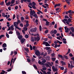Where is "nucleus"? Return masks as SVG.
Listing matches in <instances>:
<instances>
[{"label": "nucleus", "instance_id": "f257e3e1", "mask_svg": "<svg viewBox=\"0 0 74 74\" xmlns=\"http://www.w3.org/2000/svg\"><path fill=\"white\" fill-rule=\"evenodd\" d=\"M40 37H31L30 41L32 42H34L35 41H40Z\"/></svg>", "mask_w": 74, "mask_h": 74}, {"label": "nucleus", "instance_id": "f03ea898", "mask_svg": "<svg viewBox=\"0 0 74 74\" xmlns=\"http://www.w3.org/2000/svg\"><path fill=\"white\" fill-rule=\"evenodd\" d=\"M18 38L20 40H21L20 42H21V44H23V43L25 42L26 41V39L22 38V37H18Z\"/></svg>", "mask_w": 74, "mask_h": 74}, {"label": "nucleus", "instance_id": "7ed1b4c3", "mask_svg": "<svg viewBox=\"0 0 74 74\" xmlns=\"http://www.w3.org/2000/svg\"><path fill=\"white\" fill-rule=\"evenodd\" d=\"M37 31V28L35 27L34 28H32L31 29H30V32H36V31Z\"/></svg>", "mask_w": 74, "mask_h": 74}, {"label": "nucleus", "instance_id": "20e7f679", "mask_svg": "<svg viewBox=\"0 0 74 74\" xmlns=\"http://www.w3.org/2000/svg\"><path fill=\"white\" fill-rule=\"evenodd\" d=\"M35 54L36 56H40V51L38 50L35 51Z\"/></svg>", "mask_w": 74, "mask_h": 74}, {"label": "nucleus", "instance_id": "39448f33", "mask_svg": "<svg viewBox=\"0 0 74 74\" xmlns=\"http://www.w3.org/2000/svg\"><path fill=\"white\" fill-rule=\"evenodd\" d=\"M57 33V30H54V31L53 30H51L50 33L51 34H52L53 33H54V34H56Z\"/></svg>", "mask_w": 74, "mask_h": 74}, {"label": "nucleus", "instance_id": "423d86ee", "mask_svg": "<svg viewBox=\"0 0 74 74\" xmlns=\"http://www.w3.org/2000/svg\"><path fill=\"white\" fill-rule=\"evenodd\" d=\"M52 69L53 70V71H54V72L55 71H56H56H58V70L57 68H55V67H54L53 66L52 67Z\"/></svg>", "mask_w": 74, "mask_h": 74}, {"label": "nucleus", "instance_id": "0eeeda50", "mask_svg": "<svg viewBox=\"0 0 74 74\" xmlns=\"http://www.w3.org/2000/svg\"><path fill=\"white\" fill-rule=\"evenodd\" d=\"M60 4L59 3L58 4H56L54 5V8H56L57 7H60Z\"/></svg>", "mask_w": 74, "mask_h": 74}, {"label": "nucleus", "instance_id": "6e6552de", "mask_svg": "<svg viewBox=\"0 0 74 74\" xmlns=\"http://www.w3.org/2000/svg\"><path fill=\"white\" fill-rule=\"evenodd\" d=\"M62 21L63 23H65V24H66V22H65V21L67 22V19H66V18L64 19V20H62Z\"/></svg>", "mask_w": 74, "mask_h": 74}, {"label": "nucleus", "instance_id": "1a4fd4ad", "mask_svg": "<svg viewBox=\"0 0 74 74\" xmlns=\"http://www.w3.org/2000/svg\"><path fill=\"white\" fill-rule=\"evenodd\" d=\"M34 14V12H33V11H30V15H32V16H33Z\"/></svg>", "mask_w": 74, "mask_h": 74}, {"label": "nucleus", "instance_id": "9d476101", "mask_svg": "<svg viewBox=\"0 0 74 74\" xmlns=\"http://www.w3.org/2000/svg\"><path fill=\"white\" fill-rule=\"evenodd\" d=\"M2 47L3 48H5V47H7V44L5 43H4L2 45Z\"/></svg>", "mask_w": 74, "mask_h": 74}, {"label": "nucleus", "instance_id": "9b49d317", "mask_svg": "<svg viewBox=\"0 0 74 74\" xmlns=\"http://www.w3.org/2000/svg\"><path fill=\"white\" fill-rule=\"evenodd\" d=\"M66 3H67V4H68V5H69V6H71V5L70 4V1H68L66 2Z\"/></svg>", "mask_w": 74, "mask_h": 74}, {"label": "nucleus", "instance_id": "f8f14e48", "mask_svg": "<svg viewBox=\"0 0 74 74\" xmlns=\"http://www.w3.org/2000/svg\"><path fill=\"white\" fill-rule=\"evenodd\" d=\"M24 49H25V51H26V52H27V53H29V50L28 48H24Z\"/></svg>", "mask_w": 74, "mask_h": 74}, {"label": "nucleus", "instance_id": "ddd939ff", "mask_svg": "<svg viewBox=\"0 0 74 74\" xmlns=\"http://www.w3.org/2000/svg\"><path fill=\"white\" fill-rule=\"evenodd\" d=\"M33 16H34V17H35V18H36V19L37 18H38V16H37V14H35L34 15H33Z\"/></svg>", "mask_w": 74, "mask_h": 74}, {"label": "nucleus", "instance_id": "4468645a", "mask_svg": "<svg viewBox=\"0 0 74 74\" xmlns=\"http://www.w3.org/2000/svg\"><path fill=\"white\" fill-rule=\"evenodd\" d=\"M49 59H50V58L49 56H47L46 58V59L47 60H49Z\"/></svg>", "mask_w": 74, "mask_h": 74}, {"label": "nucleus", "instance_id": "2eb2a0df", "mask_svg": "<svg viewBox=\"0 0 74 74\" xmlns=\"http://www.w3.org/2000/svg\"><path fill=\"white\" fill-rule=\"evenodd\" d=\"M70 51H71V50H70V49H69L68 50V52H67V53L66 54V55H68V54H69V53H70Z\"/></svg>", "mask_w": 74, "mask_h": 74}, {"label": "nucleus", "instance_id": "dca6fc26", "mask_svg": "<svg viewBox=\"0 0 74 74\" xmlns=\"http://www.w3.org/2000/svg\"><path fill=\"white\" fill-rule=\"evenodd\" d=\"M29 26V24L28 23H26L25 25H24V26L25 27H28Z\"/></svg>", "mask_w": 74, "mask_h": 74}, {"label": "nucleus", "instance_id": "f3484780", "mask_svg": "<svg viewBox=\"0 0 74 74\" xmlns=\"http://www.w3.org/2000/svg\"><path fill=\"white\" fill-rule=\"evenodd\" d=\"M14 27L13 25H12V26H10L11 29V30H13L14 29V27Z\"/></svg>", "mask_w": 74, "mask_h": 74}, {"label": "nucleus", "instance_id": "a211bd4d", "mask_svg": "<svg viewBox=\"0 0 74 74\" xmlns=\"http://www.w3.org/2000/svg\"><path fill=\"white\" fill-rule=\"evenodd\" d=\"M71 69H73V67H74V65L72 64H71Z\"/></svg>", "mask_w": 74, "mask_h": 74}, {"label": "nucleus", "instance_id": "6ab92c4d", "mask_svg": "<svg viewBox=\"0 0 74 74\" xmlns=\"http://www.w3.org/2000/svg\"><path fill=\"white\" fill-rule=\"evenodd\" d=\"M71 31L72 32H74V29L73 27H71Z\"/></svg>", "mask_w": 74, "mask_h": 74}, {"label": "nucleus", "instance_id": "aec40b11", "mask_svg": "<svg viewBox=\"0 0 74 74\" xmlns=\"http://www.w3.org/2000/svg\"><path fill=\"white\" fill-rule=\"evenodd\" d=\"M46 26H49V22H48V21H46Z\"/></svg>", "mask_w": 74, "mask_h": 74}, {"label": "nucleus", "instance_id": "412c9836", "mask_svg": "<svg viewBox=\"0 0 74 74\" xmlns=\"http://www.w3.org/2000/svg\"><path fill=\"white\" fill-rule=\"evenodd\" d=\"M69 28H67L66 29V30L65 31V32H66V33H68V32H69Z\"/></svg>", "mask_w": 74, "mask_h": 74}, {"label": "nucleus", "instance_id": "4be33fe9", "mask_svg": "<svg viewBox=\"0 0 74 74\" xmlns=\"http://www.w3.org/2000/svg\"><path fill=\"white\" fill-rule=\"evenodd\" d=\"M45 46L46 47H48L51 46V45H50L48 42H47V43H46V44Z\"/></svg>", "mask_w": 74, "mask_h": 74}, {"label": "nucleus", "instance_id": "5701e85b", "mask_svg": "<svg viewBox=\"0 0 74 74\" xmlns=\"http://www.w3.org/2000/svg\"><path fill=\"white\" fill-rule=\"evenodd\" d=\"M10 4H11V2H10V1H9L6 3V5H7V6H8V5H10Z\"/></svg>", "mask_w": 74, "mask_h": 74}, {"label": "nucleus", "instance_id": "b1692460", "mask_svg": "<svg viewBox=\"0 0 74 74\" xmlns=\"http://www.w3.org/2000/svg\"><path fill=\"white\" fill-rule=\"evenodd\" d=\"M40 36V35H39V34H35L34 35V36H37L36 37H40L38 36Z\"/></svg>", "mask_w": 74, "mask_h": 74}, {"label": "nucleus", "instance_id": "393cba45", "mask_svg": "<svg viewBox=\"0 0 74 74\" xmlns=\"http://www.w3.org/2000/svg\"><path fill=\"white\" fill-rule=\"evenodd\" d=\"M29 47L30 48V50H31V51H32L33 50V47L31 45H29Z\"/></svg>", "mask_w": 74, "mask_h": 74}, {"label": "nucleus", "instance_id": "a878e982", "mask_svg": "<svg viewBox=\"0 0 74 74\" xmlns=\"http://www.w3.org/2000/svg\"><path fill=\"white\" fill-rule=\"evenodd\" d=\"M45 65L46 66V67H50V66L47 63H45Z\"/></svg>", "mask_w": 74, "mask_h": 74}, {"label": "nucleus", "instance_id": "bb28decb", "mask_svg": "<svg viewBox=\"0 0 74 74\" xmlns=\"http://www.w3.org/2000/svg\"><path fill=\"white\" fill-rule=\"evenodd\" d=\"M64 18L65 19H69V17L68 15H65L64 16Z\"/></svg>", "mask_w": 74, "mask_h": 74}, {"label": "nucleus", "instance_id": "cd10ccee", "mask_svg": "<svg viewBox=\"0 0 74 74\" xmlns=\"http://www.w3.org/2000/svg\"><path fill=\"white\" fill-rule=\"evenodd\" d=\"M39 27L40 31H42V27H41V25H40Z\"/></svg>", "mask_w": 74, "mask_h": 74}, {"label": "nucleus", "instance_id": "c85d7f7f", "mask_svg": "<svg viewBox=\"0 0 74 74\" xmlns=\"http://www.w3.org/2000/svg\"><path fill=\"white\" fill-rule=\"evenodd\" d=\"M42 70L44 71H45V70H47V68L46 67H44L42 68Z\"/></svg>", "mask_w": 74, "mask_h": 74}, {"label": "nucleus", "instance_id": "c756f323", "mask_svg": "<svg viewBox=\"0 0 74 74\" xmlns=\"http://www.w3.org/2000/svg\"><path fill=\"white\" fill-rule=\"evenodd\" d=\"M45 49H46V50H49V49H51V47H46Z\"/></svg>", "mask_w": 74, "mask_h": 74}, {"label": "nucleus", "instance_id": "7c9ffc66", "mask_svg": "<svg viewBox=\"0 0 74 74\" xmlns=\"http://www.w3.org/2000/svg\"><path fill=\"white\" fill-rule=\"evenodd\" d=\"M7 26L8 27H10V23H9V22H7Z\"/></svg>", "mask_w": 74, "mask_h": 74}, {"label": "nucleus", "instance_id": "2f4dec72", "mask_svg": "<svg viewBox=\"0 0 74 74\" xmlns=\"http://www.w3.org/2000/svg\"><path fill=\"white\" fill-rule=\"evenodd\" d=\"M35 22L36 23V25H38V20L37 19H36Z\"/></svg>", "mask_w": 74, "mask_h": 74}, {"label": "nucleus", "instance_id": "473e14b6", "mask_svg": "<svg viewBox=\"0 0 74 74\" xmlns=\"http://www.w3.org/2000/svg\"><path fill=\"white\" fill-rule=\"evenodd\" d=\"M33 66L34 67V68H35L36 69H37V70H38L37 68V66H36V65H34Z\"/></svg>", "mask_w": 74, "mask_h": 74}, {"label": "nucleus", "instance_id": "72a5a7b5", "mask_svg": "<svg viewBox=\"0 0 74 74\" xmlns=\"http://www.w3.org/2000/svg\"><path fill=\"white\" fill-rule=\"evenodd\" d=\"M15 2V0H12L11 1V4H14Z\"/></svg>", "mask_w": 74, "mask_h": 74}, {"label": "nucleus", "instance_id": "f704fd0d", "mask_svg": "<svg viewBox=\"0 0 74 74\" xmlns=\"http://www.w3.org/2000/svg\"><path fill=\"white\" fill-rule=\"evenodd\" d=\"M54 44H57L58 43V40H57L56 41L55 40V41L54 42Z\"/></svg>", "mask_w": 74, "mask_h": 74}, {"label": "nucleus", "instance_id": "c9c22d12", "mask_svg": "<svg viewBox=\"0 0 74 74\" xmlns=\"http://www.w3.org/2000/svg\"><path fill=\"white\" fill-rule=\"evenodd\" d=\"M58 57H59V58H63V56H62V55H60V54H58Z\"/></svg>", "mask_w": 74, "mask_h": 74}, {"label": "nucleus", "instance_id": "e433bc0d", "mask_svg": "<svg viewBox=\"0 0 74 74\" xmlns=\"http://www.w3.org/2000/svg\"><path fill=\"white\" fill-rule=\"evenodd\" d=\"M35 61V59L34 58H32V59L31 60V61L32 62H34Z\"/></svg>", "mask_w": 74, "mask_h": 74}, {"label": "nucleus", "instance_id": "4c0bfd02", "mask_svg": "<svg viewBox=\"0 0 74 74\" xmlns=\"http://www.w3.org/2000/svg\"><path fill=\"white\" fill-rule=\"evenodd\" d=\"M57 41L58 42V44H62V42H60V41L58 40H57Z\"/></svg>", "mask_w": 74, "mask_h": 74}, {"label": "nucleus", "instance_id": "58836bf2", "mask_svg": "<svg viewBox=\"0 0 74 74\" xmlns=\"http://www.w3.org/2000/svg\"><path fill=\"white\" fill-rule=\"evenodd\" d=\"M21 21H24V20L25 19V18L23 16H22L21 17Z\"/></svg>", "mask_w": 74, "mask_h": 74}, {"label": "nucleus", "instance_id": "ea45409f", "mask_svg": "<svg viewBox=\"0 0 74 74\" xmlns=\"http://www.w3.org/2000/svg\"><path fill=\"white\" fill-rule=\"evenodd\" d=\"M20 2H19V0L16 1V4H18V3H19Z\"/></svg>", "mask_w": 74, "mask_h": 74}, {"label": "nucleus", "instance_id": "a19ab883", "mask_svg": "<svg viewBox=\"0 0 74 74\" xmlns=\"http://www.w3.org/2000/svg\"><path fill=\"white\" fill-rule=\"evenodd\" d=\"M32 7L33 8H34V9H36V6H35V5H32Z\"/></svg>", "mask_w": 74, "mask_h": 74}, {"label": "nucleus", "instance_id": "79ce46f5", "mask_svg": "<svg viewBox=\"0 0 74 74\" xmlns=\"http://www.w3.org/2000/svg\"><path fill=\"white\" fill-rule=\"evenodd\" d=\"M22 73L23 74H26V72L25 71H22Z\"/></svg>", "mask_w": 74, "mask_h": 74}, {"label": "nucleus", "instance_id": "37998d69", "mask_svg": "<svg viewBox=\"0 0 74 74\" xmlns=\"http://www.w3.org/2000/svg\"><path fill=\"white\" fill-rule=\"evenodd\" d=\"M14 27H16V26H17V25H16V23H15V22H14Z\"/></svg>", "mask_w": 74, "mask_h": 74}, {"label": "nucleus", "instance_id": "c03bdc74", "mask_svg": "<svg viewBox=\"0 0 74 74\" xmlns=\"http://www.w3.org/2000/svg\"><path fill=\"white\" fill-rule=\"evenodd\" d=\"M47 42H45V41H43V45H46V44H47Z\"/></svg>", "mask_w": 74, "mask_h": 74}, {"label": "nucleus", "instance_id": "a18cd8bd", "mask_svg": "<svg viewBox=\"0 0 74 74\" xmlns=\"http://www.w3.org/2000/svg\"><path fill=\"white\" fill-rule=\"evenodd\" d=\"M42 63H45L46 62V60L44 59L42 61Z\"/></svg>", "mask_w": 74, "mask_h": 74}, {"label": "nucleus", "instance_id": "49530a36", "mask_svg": "<svg viewBox=\"0 0 74 74\" xmlns=\"http://www.w3.org/2000/svg\"><path fill=\"white\" fill-rule=\"evenodd\" d=\"M27 61L28 62H31V60L29 58L27 59Z\"/></svg>", "mask_w": 74, "mask_h": 74}, {"label": "nucleus", "instance_id": "de8ad7c7", "mask_svg": "<svg viewBox=\"0 0 74 74\" xmlns=\"http://www.w3.org/2000/svg\"><path fill=\"white\" fill-rule=\"evenodd\" d=\"M18 8V5L16 6L14 8L15 10H17Z\"/></svg>", "mask_w": 74, "mask_h": 74}, {"label": "nucleus", "instance_id": "09e8293b", "mask_svg": "<svg viewBox=\"0 0 74 74\" xmlns=\"http://www.w3.org/2000/svg\"><path fill=\"white\" fill-rule=\"evenodd\" d=\"M42 6L43 7V8H47V6H45L44 5H42Z\"/></svg>", "mask_w": 74, "mask_h": 74}, {"label": "nucleus", "instance_id": "8fccbe9b", "mask_svg": "<svg viewBox=\"0 0 74 74\" xmlns=\"http://www.w3.org/2000/svg\"><path fill=\"white\" fill-rule=\"evenodd\" d=\"M61 63H62V66L64 65V62L63 61H61Z\"/></svg>", "mask_w": 74, "mask_h": 74}, {"label": "nucleus", "instance_id": "3c124183", "mask_svg": "<svg viewBox=\"0 0 74 74\" xmlns=\"http://www.w3.org/2000/svg\"><path fill=\"white\" fill-rule=\"evenodd\" d=\"M32 4L33 5H36V3L34 2H32Z\"/></svg>", "mask_w": 74, "mask_h": 74}, {"label": "nucleus", "instance_id": "603ef678", "mask_svg": "<svg viewBox=\"0 0 74 74\" xmlns=\"http://www.w3.org/2000/svg\"><path fill=\"white\" fill-rule=\"evenodd\" d=\"M53 61H55V60H56V58H52L51 59Z\"/></svg>", "mask_w": 74, "mask_h": 74}, {"label": "nucleus", "instance_id": "864d4df0", "mask_svg": "<svg viewBox=\"0 0 74 74\" xmlns=\"http://www.w3.org/2000/svg\"><path fill=\"white\" fill-rule=\"evenodd\" d=\"M49 30H46L45 32V33H48V32H49Z\"/></svg>", "mask_w": 74, "mask_h": 74}, {"label": "nucleus", "instance_id": "5fc2aeb1", "mask_svg": "<svg viewBox=\"0 0 74 74\" xmlns=\"http://www.w3.org/2000/svg\"><path fill=\"white\" fill-rule=\"evenodd\" d=\"M69 56L71 57H73V54L71 53H70L69 54Z\"/></svg>", "mask_w": 74, "mask_h": 74}, {"label": "nucleus", "instance_id": "6e6d98bb", "mask_svg": "<svg viewBox=\"0 0 74 74\" xmlns=\"http://www.w3.org/2000/svg\"><path fill=\"white\" fill-rule=\"evenodd\" d=\"M70 22L67 21L66 22V24H67V25H69V23H70Z\"/></svg>", "mask_w": 74, "mask_h": 74}, {"label": "nucleus", "instance_id": "4d7b16f0", "mask_svg": "<svg viewBox=\"0 0 74 74\" xmlns=\"http://www.w3.org/2000/svg\"><path fill=\"white\" fill-rule=\"evenodd\" d=\"M71 11H72V10H70L68 11V12L69 14H71Z\"/></svg>", "mask_w": 74, "mask_h": 74}, {"label": "nucleus", "instance_id": "13d9d810", "mask_svg": "<svg viewBox=\"0 0 74 74\" xmlns=\"http://www.w3.org/2000/svg\"><path fill=\"white\" fill-rule=\"evenodd\" d=\"M12 70V69H11V68L10 69H9L8 70H7V71L8 72H9L10 71H11Z\"/></svg>", "mask_w": 74, "mask_h": 74}, {"label": "nucleus", "instance_id": "bf43d9fd", "mask_svg": "<svg viewBox=\"0 0 74 74\" xmlns=\"http://www.w3.org/2000/svg\"><path fill=\"white\" fill-rule=\"evenodd\" d=\"M3 4H4V1H2L1 3L0 4V5H3Z\"/></svg>", "mask_w": 74, "mask_h": 74}, {"label": "nucleus", "instance_id": "052dcab7", "mask_svg": "<svg viewBox=\"0 0 74 74\" xmlns=\"http://www.w3.org/2000/svg\"><path fill=\"white\" fill-rule=\"evenodd\" d=\"M7 37H9L10 36H9V35H8V34H7V32H6V35Z\"/></svg>", "mask_w": 74, "mask_h": 74}, {"label": "nucleus", "instance_id": "680f3d73", "mask_svg": "<svg viewBox=\"0 0 74 74\" xmlns=\"http://www.w3.org/2000/svg\"><path fill=\"white\" fill-rule=\"evenodd\" d=\"M5 36L4 35H1L0 36V37H4Z\"/></svg>", "mask_w": 74, "mask_h": 74}, {"label": "nucleus", "instance_id": "e2e57ef3", "mask_svg": "<svg viewBox=\"0 0 74 74\" xmlns=\"http://www.w3.org/2000/svg\"><path fill=\"white\" fill-rule=\"evenodd\" d=\"M67 69H66L64 73V74H66V73H67Z\"/></svg>", "mask_w": 74, "mask_h": 74}, {"label": "nucleus", "instance_id": "0e129e2a", "mask_svg": "<svg viewBox=\"0 0 74 74\" xmlns=\"http://www.w3.org/2000/svg\"><path fill=\"white\" fill-rule=\"evenodd\" d=\"M73 15V14L71 13H70V14H68V16H71Z\"/></svg>", "mask_w": 74, "mask_h": 74}, {"label": "nucleus", "instance_id": "69168bd1", "mask_svg": "<svg viewBox=\"0 0 74 74\" xmlns=\"http://www.w3.org/2000/svg\"><path fill=\"white\" fill-rule=\"evenodd\" d=\"M47 55V53H45L44 54H43V56H45Z\"/></svg>", "mask_w": 74, "mask_h": 74}, {"label": "nucleus", "instance_id": "338daca9", "mask_svg": "<svg viewBox=\"0 0 74 74\" xmlns=\"http://www.w3.org/2000/svg\"><path fill=\"white\" fill-rule=\"evenodd\" d=\"M64 57L66 59H68V58H67V56H64Z\"/></svg>", "mask_w": 74, "mask_h": 74}, {"label": "nucleus", "instance_id": "774afa93", "mask_svg": "<svg viewBox=\"0 0 74 74\" xmlns=\"http://www.w3.org/2000/svg\"><path fill=\"white\" fill-rule=\"evenodd\" d=\"M60 69L61 70H64V67H62L60 68Z\"/></svg>", "mask_w": 74, "mask_h": 74}]
</instances>
